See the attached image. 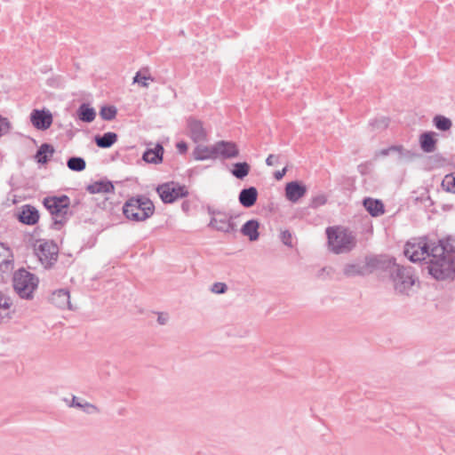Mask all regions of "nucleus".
<instances>
[{
    "mask_svg": "<svg viewBox=\"0 0 455 455\" xmlns=\"http://www.w3.org/2000/svg\"><path fill=\"white\" fill-rule=\"evenodd\" d=\"M67 166L73 172H82L86 167V162L83 157L71 156L67 161Z\"/></svg>",
    "mask_w": 455,
    "mask_h": 455,
    "instance_id": "obj_35",
    "label": "nucleus"
},
{
    "mask_svg": "<svg viewBox=\"0 0 455 455\" xmlns=\"http://www.w3.org/2000/svg\"><path fill=\"white\" fill-rule=\"evenodd\" d=\"M117 134L113 132H105L103 135H97L94 138L96 145L100 148H108L117 141Z\"/></svg>",
    "mask_w": 455,
    "mask_h": 455,
    "instance_id": "obj_28",
    "label": "nucleus"
},
{
    "mask_svg": "<svg viewBox=\"0 0 455 455\" xmlns=\"http://www.w3.org/2000/svg\"><path fill=\"white\" fill-rule=\"evenodd\" d=\"M117 109L115 106H103L100 110V116L106 121H111L116 118Z\"/></svg>",
    "mask_w": 455,
    "mask_h": 455,
    "instance_id": "obj_37",
    "label": "nucleus"
},
{
    "mask_svg": "<svg viewBox=\"0 0 455 455\" xmlns=\"http://www.w3.org/2000/svg\"><path fill=\"white\" fill-rule=\"evenodd\" d=\"M193 156L197 161H204L216 158V152L213 150V145L212 147L197 146L193 151Z\"/></svg>",
    "mask_w": 455,
    "mask_h": 455,
    "instance_id": "obj_31",
    "label": "nucleus"
},
{
    "mask_svg": "<svg viewBox=\"0 0 455 455\" xmlns=\"http://www.w3.org/2000/svg\"><path fill=\"white\" fill-rule=\"evenodd\" d=\"M168 321V315L164 313H158L157 323L161 325H164Z\"/></svg>",
    "mask_w": 455,
    "mask_h": 455,
    "instance_id": "obj_47",
    "label": "nucleus"
},
{
    "mask_svg": "<svg viewBox=\"0 0 455 455\" xmlns=\"http://www.w3.org/2000/svg\"><path fill=\"white\" fill-rule=\"evenodd\" d=\"M259 223L256 220H250L246 221L241 228V233L248 236L250 241H257L259 236Z\"/></svg>",
    "mask_w": 455,
    "mask_h": 455,
    "instance_id": "obj_25",
    "label": "nucleus"
},
{
    "mask_svg": "<svg viewBox=\"0 0 455 455\" xmlns=\"http://www.w3.org/2000/svg\"><path fill=\"white\" fill-rule=\"evenodd\" d=\"M51 301L60 308L71 309L69 291L66 289L55 291L51 296Z\"/></svg>",
    "mask_w": 455,
    "mask_h": 455,
    "instance_id": "obj_20",
    "label": "nucleus"
},
{
    "mask_svg": "<svg viewBox=\"0 0 455 455\" xmlns=\"http://www.w3.org/2000/svg\"><path fill=\"white\" fill-rule=\"evenodd\" d=\"M279 162V156L269 155L266 159V164L268 166H274Z\"/></svg>",
    "mask_w": 455,
    "mask_h": 455,
    "instance_id": "obj_45",
    "label": "nucleus"
},
{
    "mask_svg": "<svg viewBox=\"0 0 455 455\" xmlns=\"http://www.w3.org/2000/svg\"><path fill=\"white\" fill-rule=\"evenodd\" d=\"M433 123L435 128L442 132L450 130L452 125L450 118L441 115L435 116L433 119Z\"/></svg>",
    "mask_w": 455,
    "mask_h": 455,
    "instance_id": "obj_36",
    "label": "nucleus"
},
{
    "mask_svg": "<svg viewBox=\"0 0 455 455\" xmlns=\"http://www.w3.org/2000/svg\"><path fill=\"white\" fill-rule=\"evenodd\" d=\"M363 204L366 211L372 216L378 217L384 213V204L379 199H373L371 197H367L363 199Z\"/></svg>",
    "mask_w": 455,
    "mask_h": 455,
    "instance_id": "obj_24",
    "label": "nucleus"
},
{
    "mask_svg": "<svg viewBox=\"0 0 455 455\" xmlns=\"http://www.w3.org/2000/svg\"><path fill=\"white\" fill-rule=\"evenodd\" d=\"M30 122L33 126L40 131L49 129L52 124V115L49 110L34 109L30 113Z\"/></svg>",
    "mask_w": 455,
    "mask_h": 455,
    "instance_id": "obj_13",
    "label": "nucleus"
},
{
    "mask_svg": "<svg viewBox=\"0 0 455 455\" xmlns=\"http://www.w3.org/2000/svg\"><path fill=\"white\" fill-rule=\"evenodd\" d=\"M13 269V255L11 249L0 242V273H11Z\"/></svg>",
    "mask_w": 455,
    "mask_h": 455,
    "instance_id": "obj_17",
    "label": "nucleus"
},
{
    "mask_svg": "<svg viewBox=\"0 0 455 455\" xmlns=\"http://www.w3.org/2000/svg\"><path fill=\"white\" fill-rule=\"evenodd\" d=\"M156 192L164 204H172L180 198L187 197L189 194L185 185L173 181L158 185Z\"/></svg>",
    "mask_w": 455,
    "mask_h": 455,
    "instance_id": "obj_9",
    "label": "nucleus"
},
{
    "mask_svg": "<svg viewBox=\"0 0 455 455\" xmlns=\"http://www.w3.org/2000/svg\"><path fill=\"white\" fill-rule=\"evenodd\" d=\"M228 290V286L224 283H215L212 287V291L216 294H223Z\"/></svg>",
    "mask_w": 455,
    "mask_h": 455,
    "instance_id": "obj_42",
    "label": "nucleus"
},
{
    "mask_svg": "<svg viewBox=\"0 0 455 455\" xmlns=\"http://www.w3.org/2000/svg\"><path fill=\"white\" fill-rule=\"evenodd\" d=\"M12 129L11 122L7 117H4L0 115V137L7 134Z\"/></svg>",
    "mask_w": 455,
    "mask_h": 455,
    "instance_id": "obj_40",
    "label": "nucleus"
},
{
    "mask_svg": "<svg viewBox=\"0 0 455 455\" xmlns=\"http://www.w3.org/2000/svg\"><path fill=\"white\" fill-rule=\"evenodd\" d=\"M213 150L216 152V158L231 159L239 156V148L236 143L228 140H220L213 145Z\"/></svg>",
    "mask_w": 455,
    "mask_h": 455,
    "instance_id": "obj_12",
    "label": "nucleus"
},
{
    "mask_svg": "<svg viewBox=\"0 0 455 455\" xmlns=\"http://www.w3.org/2000/svg\"><path fill=\"white\" fill-rule=\"evenodd\" d=\"M124 217L132 221L140 222L149 219L155 213L153 202L144 195L130 197L123 205Z\"/></svg>",
    "mask_w": 455,
    "mask_h": 455,
    "instance_id": "obj_1",
    "label": "nucleus"
},
{
    "mask_svg": "<svg viewBox=\"0 0 455 455\" xmlns=\"http://www.w3.org/2000/svg\"><path fill=\"white\" fill-rule=\"evenodd\" d=\"M434 242L422 237L414 242H407L404 246L403 253L411 261L418 262L428 260L431 257V249Z\"/></svg>",
    "mask_w": 455,
    "mask_h": 455,
    "instance_id": "obj_7",
    "label": "nucleus"
},
{
    "mask_svg": "<svg viewBox=\"0 0 455 455\" xmlns=\"http://www.w3.org/2000/svg\"><path fill=\"white\" fill-rule=\"evenodd\" d=\"M69 406L82 409L84 412L88 414L100 412V409L96 405L86 401L81 400L75 395L73 396L72 402L69 404Z\"/></svg>",
    "mask_w": 455,
    "mask_h": 455,
    "instance_id": "obj_32",
    "label": "nucleus"
},
{
    "mask_svg": "<svg viewBox=\"0 0 455 455\" xmlns=\"http://www.w3.org/2000/svg\"><path fill=\"white\" fill-rule=\"evenodd\" d=\"M392 149H395V152L398 154V159L400 161H411L419 156L414 151L404 148L402 145H394L392 146Z\"/></svg>",
    "mask_w": 455,
    "mask_h": 455,
    "instance_id": "obj_34",
    "label": "nucleus"
},
{
    "mask_svg": "<svg viewBox=\"0 0 455 455\" xmlns=\"http://www.w3.org/2000/svg\"><path fill=\"white\" fill-rule=\"evenodd\" d=\"M431 251L432 253L455 258V238L449 236L445 239H439L437 242H434Z\"/></svg>",
    "mask_w": 455,
    "mask_h": 455,
    "instance_id": "obj_14",
    "label": "nucleus"
},
{
    "mask_svg": "<svg viewBox=\"0 0 455 455\" xmlns=\"http://www.w3.org/2000/svg\"><path fill=\"white\" fill-rule=\"evenodd\" d=\"M37 276L24 268L14 272L12 276V286L15 292L20 299H32L34 292L38 286Z\"/></svg>",
    "mask_w": 455,
    "mask_h": 455,
    "instance_id": "obj_6",
    "label": "nucleus"
},
{
    "mask_svg": "<svg viewBox=\"0 0 455 455\" xmlns=\"http://www.w3.org/2000/svg\"><path fill=\"white\" fill-rule=\"evenodd\" d=\"M389 124V118L381 116L379 118H375L370 122V125L373 130L383 131L387 128Z\"/></svg>",
    "mask_w": 455,
    "mask_h": 455,
    "instance_id": "obj_38",
    "label": "nucleus"
},
{
    "mask_svg": "<svg viewBox=\"0 0 455 455\" xmlns=\"http://www.w3.org/2000/svg\"><path fill=\"white\" fill-rule=\"evenodd\" d=\"M86 190L91 194L113 193L115 187L109 180H99L88 185Z\"/></svg>",
    "mask_w": 455,
    "mask_h": 455,
    "instance_id": "obj_27",
    "label": "nucleus"
},
{
    "mask_svg": "<svg viewBox=\"0 0 455 455\" xmlns=\"http://www.w3.org/2000/svg\"><path fill=\"white\" fill-rule=\"evenodd\" d=\"M330 250L335 254L347 253L356 246V237L350 230L339 227L326 228Z\"/></svg>",
    "mask_w": 455,
    "mask_h": 455,
    "instance_id": "obj_2",
    "label": "nucleus"
},
{
    "mask_svg": "<svg viewBox=\"0 0 455 455\" xmlns=\"http://www.w3.org/2000/svg\"><path fill=\"white\" fill-rule=\"evenodd\" d=\"M343 274L348 278L367 275L363 261L346 264Z\"/></svg>",
    "mask_w": 455,
    "mask_h": 455,
    "instance_id": "obj_26",
    "label": "nucleus"
},
{
    "mask_svg": "<svg viewBox=\"0 0 455 455\" xmlns=\"http://www.w3.org/2000/svg\"><path fill=\"white\" fill-rule=\"evenodd\" d=\"M188 129L189 136L194 142H202L206 140L207 133L201 121L192 117L188 118Z\"/></svg>",
    "mask_w": 455,
    "mask_h": 455,
    "instance_id": "obj_16",
    "label": "nucleus"
},
{
    "mask_svg": "<svg viewBox=\"0 0 455 455\" xmlns=\"http://www.w3.org/2000/svg\"><path fill=\"white\" fill-rule=\"evenodd\" d=\"M419 142L423 152L433 153L436 148L437 140L435 138V132H425L420 134Z\"/></svg>",
    "mask_w": 455,
    "mask_h": 455,
    "instance_id": "obj_21",
    "label": "nucleus"
},
{
    "mask_svg": "<svg viewBox=\"0 0 455 455\" xmlns=\"http://www.w3.org/2000/svg\"><path fill=\"white\" fill-rule=\"evenodd\" d=\"M286 172H287V168L286 167H284L281 171L275 172V174H274L275 180H282L283 177L286 174Z\"/></svg>",
    "mask_w": 455,
    "mask_h": 455,
    "instance_id": "obj_48",
    "label": "nucleus"
},
{
    "mask_svg": "<svg viewBox=\"0 0 455 455\" xmlns=\"http://www.w3.org/2000/svg\"><path fill=\"white\" fill-rule=\"evenodd\" d=\"M76 114L79 120L84 123H92L96 116L95 109L87 103H82Z\"/></svg>",
    "mask_w": 455,
    "mask_h": 455,
    "instance_id": "obj_30",
    "label": "nucleus"
},
{
    "mask_svg": "<svg viewBox=\"0 0 455 455\" xmlns=\"http://www.w3.org/2000/svg\"><path fill=\"white\" fill-rule=\"evenodd\" d=\"M54 152L55 149L52 145L44 143L36 151L35 158L38 164H44L50 160V157L52 156Z\"/></svg>",
    "mask_w": 455,
    "mask_h": 455,
    "instance_id": "obj_29",
    "label": "nucleus"
},
{
    "mask_svg": "<svg viewBox=\"0 0 455 455\" xmlns=\"http://www.w3.org/2000/svg\"><path fill=\"white\" fill-rule=\"evenodd\" d=\"M390 279L396 293L409 295L415 283V276L411 267H404L394 260L390 269Z\"/></svg>",
    "mask_w": 455,
    "mask_h": 455,
    "instance_id": "obj_5",
    "label": "nucleus"
},
{
    "mask_svg": "<svg viewBox=\"0 0 455 455\" xmlns=\"http://www.w3.org/2000/svg\"><path fill=\"white\" fill-rule=\"evenodd\" d=\"M258 195V190L255 187L243 188L238 196L239 203L245 208H251L256 204Z\"/></svg>",
    "mask_w": 455,
    "mask_h": 455,
    "instance_id": "obj_19",
    "label": "nucleus"
},
{
    "mask_svg": "<svg viewBox=\"0 0 455 455\" xmlns=\"http://www.w3.org/2000/svg\"><path fill=\"white\" fill-rule=\"evenodd\" d=\"M18 220L26 225H35L38 222L39 212L36 207L30 204H25L21 207Z\"/></svg>",
    "mask_w": 455,
    "mask_h": 455,
    "instance_id": "obj_18",
    "label": "nucleus"
},
{
    "mask_svg": "<svg viewBox=\"0 0 455 455\" xmlns=\"http://www.w3.org/2000/svg\"><path fill=\"white\" fill-rule=\"evenodd\" d=\"M176 148L180 154H185L188 151V144L185 141L178 142Z\"/></svg>",
    "mask_w": 455,
    "mask_h": 455,
    "instance_id": "obj_46",
    "label": "nucleus"
},
{
    "mask_svg": "<svg viewBox=\"0 0 455 455\" xmlns=\"http://www.w3.org/2000/svg\"><path fill=\"white\" fill-rule=\"evenodd\" d=\"M13 312L12 299L0 291V323L9 320Z\"/></svg>",
    "mask_w": 455,
    "mask_h": 455,
    "instance_id": "obj_23",
    "label": "nucleus"
},
{
    "mask_svg": "<svg viewBox=\"0 0 455 455\" xmlns=\"http://www.w3.org/2000/svg\"><path fill=\"white\" fill-rule=\"evenodd\" d=\"M251 166L246 162H239L233 164L231 173L238 180L244 179L250 172Z\"/></svg>",
    "mask_w": 455,
    "mask_h": 455,
    "instance_id": "obj_33",
    "label": "nucleus"
},
{
    "mask_svg": "<svg viewBox=\"0 0 455 455\" xmlns=\"http://www.w3.org/2000/svg\"><path fill=\"white\" fill-rule=\"evenodd\" d=\"M435 158H436L438 160H444L443 157L441 155H439V154L435 155Z\"/></svg>",
    "mask_w": 455,
    "mask_h": 455,
    "instance_id": "obj_51",
    "label": "nucleus"
},
{
    "mask_svg": "<svg viewBox=\"0 0 455 455\" xmlns=\"http://www.w3.org/2000/svg\"><path fill=\"white\" fill-rule=\"evenodd\" d=\"M447 184V190L455 192V176L446 175L443 181V185Z\"/></svg>",
    "mask_w": 455,
    "mask_h": 455,
    "instance_id": "obj_43",
    "label": "nucleus"
},
{
    "mask_svg": "<svg viewBox=\"0 0 455 455\" xmlns=\"http://www.w3.org/2000/svg\"><path fill=\"white\" fill-rule=\"evenodd\" d=\"M306 193L307 187L300 181H291L285 186V196L290 202H298Z\"/></svg>",
    "mask_w": 455,
    "mask_h": 455,
    "instance_id": "obj_15",
    "label": "nucleus"
},
{
    "mask_svg": "<svg viewBox=\"0 0 455 455\" xmlns=\"http://www.w3.org/2000/svg\"><path fill=\"white\" fill-rule=\"evenodd\" d=\"M428 274L436 281H453L455 279V258L432 253L426 261Z\"/></svg>",
    "mask_w": 455,
    "mask_h": 455,
    "instance_id": "obj_3",
    "label": "nucleus"
},
{
    "mask_svg": "<svg viewBox=\"0 0 455 455\" xmlns=\"http://www.w3.org/2000/svg\"><path fill=\"white\" fill-rule=\"evenodd\" d=\"M327 202V197L325 195L323 194H321V195H317L315 196H313L312 199H311V202H310V207L311 208H318L322 205H324Z\"/></svg>",
    "mask_w": 455,
    "mask_h": 455,
    "instance_id": "obj_39",
    "label": "nucleus"
},
{
    "mask_svg": "<svg viewBox=\"0 0 455 455\" xmlns=\"http://www.w3.org/2000/svg\"><path fill=\"white\" fill-rule=\"evenodd\" d=\"M394 260V258H387L386 256H371L365 257V259L363 262L368 275L376 270L389 271Z\"/></svg>",
    "mask_w": 455,
    "mask_h": 455,
    "instance_id": "obj_11",
    "label": "nucleus"
},
{
    "mask_svg": "<svg viewBox=\"0 0 455 455\" xmlns=\"http://www.w3.org/2000/svg\"><path fill=\"white\" fill-rule=\"evenodd\" d=\"M164 147L156 144L154 148H148L142 156V159L149 164H158L163 162Z\"/></svg>",
    "mask_w": 455,
    "mask_h": 455,
    "instance_id": "obj_22",
    "label": "nucleus"
},
{
    "mask_svg": "<svg viewBox=\"0 0 455 455\" xmlns=\"http://www.w3.org/2000/svg\"><path fill=\"white\" fill-rule=\"evenodd\" d=\"M36 254L44 267H52L58 259L59 248L52 241H43L35 247Z\"/></svg>",
    "mask_w": 455,
    "mask_h": 455,
    "instance_id": "obj_10",
    "label": "nucleus"
},
{
    "mask_svg": "<svg viewBox=\"0 0 455 455\" xmlns=\"http://www.w3.org/2000/svg\"><path fill=\"white\" fill-rule=\"evenodd\" d=\"M392 152H395V149H392V146L387 148H384L380 151V155L382 156H388L390 153Z\"/></svg>",
    "mask_w": 455,
    "mask_h": 455,
    "instance_id": "obj_49",
    "label": "nucleus"
},
{
    "mask_svg": "<svg viewBox=\"0 0 455 455\" xmlns=\"http://www.w3.org/2000/svg\"><path fill=\"white\" fill-rule=\"evenodd\" d=\"M44 206L52 216V228L59 230L68 220L70 199L68 196H47L43 201Z\"/></svg>",
    "mask_w": 455,
    "mask_h": 455,
    "instance_id": "obj_4",
    "label": "nucleus"
},
{
    "mask_svg": "<svg viewBox=\"0 0 455 455\" xmlns=\"http://www.w3.org/2000/svg\"><path fill=\"white\" fill-rule=\"evenodd\" d=\"M281 238L285 245L291 246V235L288 230L281 233Z\"/></svg>",
    "mask_w": 455,
    "mask_h": 455,
    "instance_id": "obj_44",
    "label": "nucleus"
},
{
    "mask_svg": "<svg viewBox=\"0 0 455 455\" xmlns=\"http://www.w3.org/2000/svg\"><path fill=\"white\" fill-rule=\"evenodd\" d=\"M207 212L211 216L208 227L219 232L232 233L236 231V225L233 221V216L229 213L208 206Z\"/></svg>",
    "mask_w": 455,
    "mask_h": 455,
    "instance_id": "obj_8",
    "label": "nucleus"
},
{
    "mask_svg": "<svg viewBox=\"0 0 455 455\" xmlns=\"http://www.w3.org/2000/svg\"><path fill=\"white\" fill-rule=\"evenodd\" d=\"M190 204L188 201H184L181 204V208L184 212H188Z\"/></svg>",
    "mask_w": 455,
    "mask_h": 455,
    "instance_id": "obj_50",
    "label": "nucleus"
},
{
    "mask_svg": "<svg viewBox=\"0 0 455 455\" xmlns=\"http://www.w3.org/2000/svg\"><path fill=\"white\" fill-rule=\"evenodd\" d=\"M148 80L153 81V78L150 76H141L140 72H137L135 76L133 77V83H138L142 87H148V84L147 83Z\"/></svg>",
    "mask_w": 455,
    "mask_h": 455,
    "instance_id": "obj_41",
    "label": "nucleus"
}]
</instances>
